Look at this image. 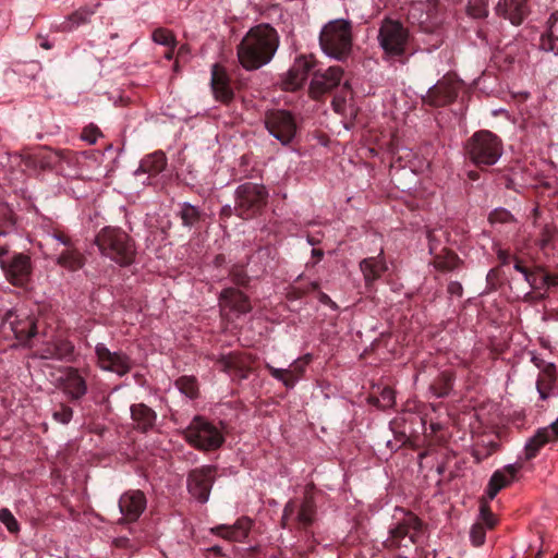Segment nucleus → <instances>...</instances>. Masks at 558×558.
I'll list each match as a JSON object with an SVG mask.
<instances>
[{"mask_svg":"<svg viewBox=\"0 0 558 558\" xmlns=\"http://www.w3.org/2000/svg\"><path fill=\"white\" fill-rule=\"evenodd\" d=\"M541 282L543 286H546L545 288L558 287V272L553 275H542Z\"/></svg>","mask_w":558,"mask_h":558,"instance_id":"nucleus-49","label":"nucleus"},{"mask_svg":"<svg viewBox=\"0 0 558 558\" xmlns=\"http://www.w3.org/2000/svg\"><path fill=\"white\" fill-rule=\"evenodd\" d=\"M266 368L275 379L281 381L287 388H293L298 381V375H293V371H288V368H277L270 364H267Z\"/></svg>","mask_w":558,"mask_h":558,"instance_id":"nucleus-34","label":"nucleus"},{"mask_svg":"<svg viewBox=\"0 0 558 558\" xmlns=\"http://www.w3.org/2000/svg\"><path fill=\"white\" fill-rule=\"evenodd\" d=\"M53 240L60 242L61 244H63L65 246V248H70L72 246H74L72 240L70 236L61 233V232H54L50 235Z\"/></svg>","mask_w":558,"mask_h":558,"instance_id":"nucleus-51","label":"nucleus"},{"mask_svg":"<svg viewBox=\"0 0 558 558\" xmlns=\"http://www.w3.org/2000/svg\"><path fill=\"white\" fill-rule=\"evenodd\" d=\"M175 387L190 399L198 397V385L194 376H181L175 380Z\"/></svg>","mask_w":558,"mask_h":558,"instance_id":"nucleus-33","label":"nucleus"},{"mask_svg":"<svg viewBox=\"0 0 558 558\" xmlns=\"http://www.w3.org/2000/svg\"><path fill=\"white\" fill-rule=\"evenodd\" d=\"M221 371L228 373L234 378L244 379L248 375L252 359L248 354L234 351L221 355L217 361Z\"/></svg>","mask_w":558,"mask_h":558,"instance_id":"nucleus-18","label":"nucleus"},{"mask_svg":"<svg viewBox=\"0 0 558 558\" xmlns=\"http://www.w3.org/2000/svg\"><path fill=\"white\" fill-rule=\"evenodd\" d=\"M151 38L156 44H159V45H162L166 47H175V37H174L173 33L167 28H162V27L156 28L153 32Z\"/></svg>","mask_w":558,"mask_h":558,"instance_id":"nucleus-35","label":"nucleus"},{"mask_svg":"<svg viewBox=\"0 0 558 558\" xmlns=\"http://www.w3.org/2000/svg\"><path fill=\"white\" fill-rule=\"evenodd\" d=\"M466 157L477 167L495 165L502 156V142L490 131L475 132L465 143Z\"/></svg>","mask_w":558,"mask_h":558,"instance_id":"nucleus-4","label":"nucleus"},{"mask_svg":"<svg viewBox=\"0 0 558 558\" xmlns=\"http://www.w3.org/2000/svg\"><path fill=\"white\" fill-rule=\"evenodd\" d=\"M178 216L181 218L184 227L191 228L201 220L202 211L198 207L184 202L180 205Z\"/></svg>","mask_w":558,"mask_h":558,"instance_id":"nucleus-32","label":"nucleus"},{"mask_svg":"<svg viewBox=\"0 0 558 558\" xmlns=\"http://www.w3.org/2000/svg\"><path fill=\"white\" fill-rule=\"evenodd\" d=\"M234 207H231V205H225L220 210V217L228 219L233 215Z\"/></svg>","mask_w":558,"mask_h":558,"instance_id":"nucleus-55","label":"nucleus"},{"mask_svg":"<svg viewBox=\"0 0 558 558\" xmlns=\"http://www.w3.org/2000/svg\"><path fill=\"white\" fill-rule=\"evenodd\" d=\"M220 306L238 314H246L252 308L247 296L234 288H227L221 291Z\"/></svg>","mask_w":558,"mask_h":558,"instance_id":"nucleus-23","label":"nucleus"},{"mask_svg":"<svg viewBox=\"0 0 558 558\" xmlns=\"http://www.w3.org/2000/svg\"><path fill=\"white\" fill-rule=\"evenodd\" d=\"M551 440V432L548 428H539L525 444V459H533L541 448Z\"/></svg>","mask_w":558,"mask_h":558,"instance_id":"nucleus-30","label":"nucleus"},{"mask_svg":"<svg viewBox=\"0 0 558 558\" xmlns=\"http://www.w3.org/2000/svg\"><path fill=\"white\" fill-rule=\"evenodd\" d=\"M422 534V522L414 514H408L395 529L386 541L391 548H409L420 542Z\"/></svg>","mask_w":558,"mask_h":558,"instance_id":"nucleus-9","label":"nucleus"},{"mask_svg":"<svg viewBox=\"0 0 558 558\" xmlns=\"http://www.w3.org/2000/svg\"><path fill=\"white\" fill-rule=\"evenodd\" d=\"M101 135V132L99 131V129L93 124L86 126L82 134H81V138L85 142H87L88 144L93 145L97 142L98 137Z\"/></svg>","mask_w":558,"mask_h":558,"instance_id":"nucleus-41","label":"nucleus"},{"mask_svg":"<svg viewBox=\"0 0 558 558\" xmlns=\"http://www.w3.org/2000/svg\"><path fill=\"white\" fill-rule=\"evenodd\" d=\"M331 106L337 113L344 114L347 109V99L342 96H335Z\"/></svg>","mask_w":558,"mask_h":558,"instance_id":"nucleus-47","label":"nucleus"},{"mask_svg":"<svg viewBox=\"0 0 558 558\" xmlns=\"http://www.w3.org/2000/svg\"><path fill=\"white\" fill-rule=\"evenodd\" d=\"M319 300H320V302H323L324 304H328V305L330 304V305H332V306H336V305H335V303L331 301V299H330L327 294H325V293H322V294H320Z\"/></svg>","mask_w":558,"mask_h":558,"instance_id":"nucleus-61","label":"nucleus"},{"mask_svg":"<svg viewBox=\"0 0 558 558\" xmlns=\"http://www.w3.org/2000/svg\"><path fill=\"white\" fill-rule=\"evenodd\" d=\"M268 193L264 185L245 182L235 190V214L248 219L255 216L265 205Z\"/></svg>","mask_w":558,"mask_h":558,"instance_id":"nucleus-6","label":"nucleus"},{"mask_svg":"<svg viewBox=\"0 0 558 558\" xmlns=\"http://www.w3.org/2000/svg\"><path fill=\"white\" fill-rule=\"evenodd\" d=\"M0 521L7 526V529L10 532L19 531V523L9 509H7V508L0 509Z\"/></svg>","mask_w":558,"mask_h":558,"instance_id":"nucleus-40","label":"nucleus"},{"mask_svg":"<svg viewBox=\"0 0 558 558\" xmlns=\"http://www.w3.org/2000/svg\"><path fill=\"white\" fill-rule=\"evenodd\" d=\"M186 440L203 450H213L221 446L223 437L219 429L207 421L195 417L185 432Z\"/></svg>","mask_w":558,"mask_h":558,"instance_id":"nucleus-7","label":"nucleus"},{"mask_svg":"<svg viewBox=\"0 0 558 558\" xmlns=\"http://www.w3.org/2000/svg\"><path fill=\"white\" fill-rule=\"evenodd\" d=\"M119 509L125 521H136L146 509V497L141 490L124 493L119 499Z\"/></svg>","mask_w":558,"mask_h":558,"instance_id":"nucleus-19","label":"nucleus"},{"mask_svg":"<svg viewBox=\"0 0 558 558\" xmlns=\"http://www.w3.org/2000/svg\"><path fill=\"white\" fill-rule=\"evenodd\" d=\"M296 510V521L300 527L307 529L311 526L316 517V504L312 496H305L299 507L293 500H290L286 504L281 518L282 526H287L288 521Z\"/></svg>","mask_w":558,"mask_h":558,"instance_id":"nucleus-15","label":"nucleus"},{"mask_svg":"<svg viewBox=\"0 0 558 558\" xmlns=\"http://www.w3.org/2000/svg\"><path fill=\"white\" fill-rule=\"evenodd\" d=\"M380 400L383 403V407L390 408L395 404V391L389 388L385 387L380 392Z\"/></svg>","mask_w":558,"mask_h":558,"instance_id":"nucleus-46","label":"nucleus"},{"mask_svg":"<svg viewBox=\"0 0 558 558\" xmlns=\"http://www.w3.org/2000/svg\"><path fill=\"white\" fill-rule=\"evenodd\" d=\"M496 14L509 20L513 25H520L527 14L526 0H499Z\"/></svg>","mask_w":558,"mask_h":558,"instance_id":"nucleus-22","label":"nucleus"},{"mask_svg":"<svg viewBox=\"0 0 558 558\" xmlns=\"http://www.w3.org/2000/svg\"><path fill=\"white\" fill-rule=\"evenodd\" d=\"M131 416L135 427L144 433L155 426L157 418L155 411L144 403L133 404L131 407Z\"/></svg>","mask_w":558,"mask_h":558,"instance_id":"nucleus-26","label":"nucleus"},{"mask_svg":"<svg viewBox=\"0 0 558 558\" xmlns=\"http://www.w3.org/2000/svg\"><path fill=\"white\" fill-rule=\"evenodd\" d=\"M468 13L474 19H483L488 15L487 0H470L468 4Z\"/></svg>","mask_w":558,"mask_h":558,"instance_id":"nucleus-37","label":"nucleus"},{"mask_svg":"<svg viewBox=\"0 0 558 558\" xmlns=\"http://www.w3.org/2000/svg\"><path fill=\"white\" fill-rule=\"evenodd\" d=\"M150 159L153 161V166L148 169L149 171L160 172L165 169L167 159L163 153H155L150 156Z\"/></svg>","mask_w":558,"mask_h":558,"instance_id":"nucleus-44","label":"nucleus"},{"mask_svg":"<svg viewBox=\"0 0 558 558\" xmlns=\"http://www.w3.org/2000/svg\"><path fill=\"white\" fill-rule=\"evenodd\" d=\"M2 325L3 328H9L21 342H26L36 335V319L24 311H8Z\"/></svg>","mask_w":558,"mask_h":558,"instance_id":"nucleus-11","label":"nucleus"},{"mask_svg":"<svg viewBox=\"0 0 558 558\" xmlns=\"http://www.w3.org/2000/svg\"><path fill=\"white\" fill-rule=\"evenodd\" d=\"M409 29L399 21L384 19L378 29V44L388 57H401L409 43Z\"/></svg>","mask_w":558,"mask_h":558,"instance_id":"nucleus-5","label":"nucleus"},{"mask_svg":"<svg viewBox=\"0 0 558 558\" xmlns=\"http://www.w3.org/2000/svg\"><path fill=\"white\" fill-rule=\"evenodd\" d=\"M542 275L544 274L538 269L537 271H527L523 277L532 289H543L546 286L541 282Z\"/></svg>","mask_w":558,"mask_h":558,"instance_id":"nucleus-43","label":"nucleus"},{"mask_svg":"<svg viewBox=\"0 0 558 558\" xmlns=\"http://www.w3.org/2000/svg\"><path fill=\"white\" fill-rule=\"evenodd\" d=\"M459 85L451 78L444 77L428 88L423 98L425 104L434 107H441L452 102L458 96Z\"/></svg>","mask_w":558,"mask_h":558,"instance_id":"nucleus-17","label":"nucleus"},{"mask_svg":"<svg viewBox=\"0 0 558 558\" xmlns=\"http://www.w3.org/2000/svg\"><path fill=\"white\" fill-rule=\"evenodd\" d=\"M520 469H521V464H519V463H511V464H507L500 471L501 472H506V475L513 482L515 476H517V473L520 471Z\"/></svg>","mask_w":558,"mask_h":558,"instance_id":"nucleus-50","label":"nucleus"},{"mask_svg":"<svg viewBox=\"0 0 558 558\" xmlns=\"http://www.w3.org/2000/svg\"><path fill=\"white\" fill-rule=\"evenodd\" d=\"M264 124L271 136L279 141L283 146L289 145L295 136L296 123L287 110L267 111L264 118Z\"/></svg>","mask_w":558,"mask_h":558,"instance_id":"nucleus-8","label":"nucleus"},{"mask_svg":"<svg viewBox=\"0 0 558 558\" xmlns=\"http://www.w3.org/2000/svg\"><path fill=\"white\" fill-rule=\"evenodd\" d=\"M168 48H169V50L166 52L165 58L170 60V59H172L174 47H168Z\"/></svg>","mask_w":558,"mask_h":558,"instance_id":"nucleus-64","label":"nucleus"},{"mask_svg":"<svg viewBox=\"0 0 558 558\" xmlns=\"http://www.w3.org/2000/svg\"><path fill=\"white\" fill-rule=\"evenodd\" d=\"M216 469L210 465L193 470L187 477L190 494L201 502H206L214 483Z\"/></svg>","mask_w":558,"mask_h":558,"instance_id":"nucleus-13","label":"nucleus"},{"mask_svg":"<svg viewBox=\"0 0 558 558\" xmlns=\"http://www.w3.org/2000/svg\"><path fill=\"white\" fill-rule=\"evenodd\" d=\"M314 66L311 58H296L292 66L289 69L283 78V86L287 90H295L300 88L306 81L310 72Z\"/></svg>","mask_w":558,"mask_h":558,"instance_id":"nucleus-20","label":"nucleus"},{"mask_svg":"<svg viewBox=\"0 0 558 558\" xmlns=\"http://www.w3.org/2000/svg\"><path fill=\"white\" fill-rule=\"evenodd\" d=\"M546 35L541 38V47L558 56V12L550 15Z\"/></svg>","mask_w":558,"mask_h":558,"instance_id":"nucleus-29","label":"nucleus"},{"mask_svg":"<svg viewBox=\"0 0 558 558\" xmlns=\"http://www.w3.org/2000/svg\"><path fill=\"white\" fill-rule=\"evenodd\" d=\"M489 501L487 495L482 497L480 501V520L485 523L488 529H492L496 524V518L490 511Z\"/></svg>","mask_w":558,"mask_h":558,"instance_id":"nucleus-36","label":"nucleus"},{"mask_svg":"<svg viewBox=\"0 0 558 558\" xmlns=\"http://www.w3.org/2000/svg\"><path fill=\"white\" fill-rule=\"evenodd\" d=\"M449 292L461 294L462 292V286L459 282H451L448 287Z\"/></svg>","mask_w":558,"mask_h":558,"instance_id":"nucleus-60","label":"nucleus"},{"mask_svg":"<svg viewBox=\"0 0 558 558\" xmlns=\"http://www.w3.org/2000/svg\"><path fill=\"white\" fill-rule=\"evenodd\" d=\"M312 255L320 259L324 256V252L322 250L313 248Z\"/></svg>","mask_w":558,"mask_h":558,"instance_id":"nucleus-62","label":"nucleus"},{"mask_svg":"<svg viewBox=\"0 0 558 558\" xmlns=\"http://www.w3.org/2000/svg\"><path fill=\"white\" fill-rule=\"evenodd\" d=\"M359 266L363 275L365 288L368 290L373 289L374 283L388 270L384 250H380L377 256L362 259Z\"/></svg>","mask_w":558,"mask_h":558,"instance_id":"nucleus-21","label":"nucleus"},{"mask_svg":"<svg viewBox=\"0 0 558 558\" xmlns=\"http://www.w3.org/2000/svg\"><path fill=\"white\" fill-rule=\"evenodd\" d=\"M52 417L58 423L68 424L73 417V410L69 405L61 403L59 409L53 412Z\"/></svg>","mask_w":558,"mask_h":558,"instance_id":"nucleus-39","label":"nucleus"},{"mask_svg":"<svg viewBox=\"0 0 558 558\" xmlns=\"http://www.w3.org/2000/svg\"><path fill=\"white\" fill-rule=\"evenodd\" d=\"M1 269L5 279L15 287H26L33 274V264L29 255L13 253L1 262Z\"/></svg>","mask_w":558,"mask_h":558,"instance_id":"nucleus-10","label":"nucleus"},{"mask_svg":"<svg viewBox=\"0 0 558 558\" xmlns=\"http://www.w3.org/2000/svg\"><path fill=\"white\" fill-rule=\"evenodd\" d=\"M88 369L69 367L61 378V388L71 401H78L87 393L86 375Z\"/></svg>","mask_w":558,"mask_h":558,"instance_id":"nucleus-16","label":"nucleus"},{"mask_svg":"<svg viewBox=\"0 0 558 558\" xmlns=\"http://www.w3.org/2000/svg\"><path fill=\"white\" fill-rule=\"evenodd\" d=\"M97 245L104 257L119 264L129 266L135 257V242L129 233L118 227H105L95 236Z\"/></svg>","mask_w":558,"mask_h":558,"instance_id":"nucleus-2","label":"nucleus"},{"mask_svg":"<svg viewBox=\"0 0 558 558\" xmlns=\"http://www.w3.org/2000/svg\"><path fill=\"white\" fill-rule=\"evenodd\" d=\"M549 432H551V438L553 440L558 439V418L551 423L549 427H547Z\"/></svg>","mask_w":558,"mask_h":558,"instance_id":"nucleus-59","label":"nucleus"},{"mask_svg":"<svg viewBox=\"0 0 558 558\" xmlns=\"http://www.w3.org/2000/svg\"><path fill=\"white\" fill-rule=\"evenodd\" d=\"M38 40H39V46L41 48H44L46 50H49L52 48V44L50 43V40L48 39L47 36L39 35Z\"/></svg>","mask_w":558,"mask_h":558,"instance_id":"nucleus-58","label":"nucleus"},{"mask_svg":"<svg viewBox=\"0 0 558 558\" xmlns=\"http://www.w3.org/2000/svg\"><path fill=\"white\" fill-rule=\"evenodd\" d=\"M288 371H293V375H298V380L300 379L301 374L303 373V367L300 365V362L295 361L290 365Z\"/></svg>","mask_w":558,"mask_h":558,"instance_id":"nucleus-57","label":"nucleus"},{"mask_svg":"<svg viewBox=\"0 0 558 558\" xmlns=\"http://www.w3.org/2000/svg\"><path fill=\"white\" fill-rule=\"evenodd\" d=\"M45 357L64 360L68 362L75 359V347L66 339H56L45 349Z\"/></svg>","mask_w":558,"mask_h":558,"instance_id":"nucleus-27","label":"nucleus"},{"mask_svg":"<svg viewBox=\"0 0 558 558\" xmlns=\"http://www.w3.org/2000/svg\"><path fill=\"white\" fill-rule=\"evenodd\" d=\"M497 258L500 262V264L504 266V265L509 264L510 259L513 258V257L511 256L509 251L502 250V248H498L497 250Z\"/></svg>","mask_w":558,"mask_h":558,"instance_id":"nucleus-52","label":"nucleus"},{"mask_svg":"<svg viewBox=\"0 0 558 558\" xmlns=\"http://www.w3.org/2000/svg\"><path fill=\"white\" fill-rule=\"evenodd\" d=\"M343 76V70L340 66H330L325 71L314 72L310 85V95L314 99H319L325 94L337 87Z\"/></svg>","mask_w":558,"mask_h":558,"instance_id":"nucleus-14","label":"nucleus"},{"mask_svg":"<svg viewBox=\"0 0 558 558\" xmlns=\"http://www.w3.org/2000/svg\"><path fill=\"white\" fill-rule=\"evenodd\" d=\"M512 220H513V217L510 214V211H508L507 209H504V208L495 209L489 215V221L492 223H495V222L506 223V222H509Z\"/></svg>","mask_w":558,"mask_h":558,"instance_id":"nucleus-42","label":"nucleus"},{"mask_svg":"<svg viewBox=\"0 0 558 558\" xmlns=\"http://www.w3.org/2000/svg\"><path fill=\"white\" fill-rule=\"evenodd\" d=\"M537 390H538L539 396H541V398H542V399H544V400H545V399H547V398H548V393H546V392L541 388V385H539V384L537 385Z\"/></svg>","mask_w":558,"mask_h":558,"instance_id":"nucleus-63","label":"nucleus"},{"mask_svg":"<svg viewBox=\"0 0 558 558\" xmlns=\"http://www.w3.org/2000/svg\"><path fill=\"white\" fill-rule=\"evenodd\" d=\"M98 366L107 372L123 376L131 371V359L122 351H110L106 344L97 343L95 347Z\"/></svg>","mask_w":558,"mask_h":558,"instance_id":"nucleus-12","label":"nucleus"},{"mask_svg":"<svg viewBox=\"0 0 558 558\" xmlns=\"http://www.w3.org/2000/svg\"><path fill=\"white\" fill-rule=\"evenodd\" d=\"M513 260H514V265H513L514 269L524 276L529 271V269L522 265L521 260L517 256H513Z\"/></svg>","mask_w":558,"mask_h":558,"instance_id":"nucleus-56","label":"nucleus"},{"mask_svg":"<svg viewBox=\"0 0 558 558\" xmlns=\"http://www.w3.org/2000/svg\"><path fill=\"white\" fill-rule=\"evenodd\" d=\"M252 520L248 518L239 519L233 525H218L211 529V532L230 542H243L251 531Z\"/></svg>","mask_w":558,"mask_h":558,"instance_id":"nucleus-24","label":"nucleus"},{"mask_svg":"<svg viewBox=\"0 0 558 558\" xmlns=\"http://www.w3.org/2000/svg\"><path fill=\"white\" fill-rule=\"evenodd\" d=\"M93 14H94V12L92 10L80 9L73 13L71 20L75 24L80 25V24H84V23L88 22Z\"/></svg>","mask_w":558,"mask_h":558,"instance_id":"nucleus-45","label":"nucleus"},{"mask_svg":"<svg viewBox=\"0 0 558 558\" xmlns=\"http://www.w3.org/2000/svg\"><path fill=\"white\" fill-rule=\"evenodd\" d=\"M323 51L337 60H344L352 48V26L350 21L337 19L328 22L319 34Z\"/></svg>","mask_w":558,"mask_h":558,"instance_id":"nucleus-3","label":"nucleus"},{"mask_svg":"<svg viewBox=\"0 0 558 558\" xmlns=\"http://www.w3.org/2000/svg\"><path fill=\"white\" fill-rule=\"evenodd\" d=\"M232 281L239 286H244L247 283V276L243 269H234L231 272Z\"/></svg>","mask_w":558,"mask_h":558,"instance_id":"nucleus-48","label":"nucleus"},{"mask_svg":"<svg viewBox=\"0 0 558 558\" xmlns=\"http://www.w3.org/2000/svg\"><path fill=\"white\" fill-rule=\"evenodd\" d=\"M500 180L505 184L506 189L517 191V183L513 177L509 174H502Z\"/></svg>","mask_w":558,"mask_h":558,"instance_id":"nucleus-53","label":"nucleus"},{"mask_svg":"<svg viewBox=\"0 0 558 558\" xmlns=\"http://www.w3.org/2000/svg\"><path fill=\"white\" fill-rule=\"evenodd\" d=\"M211 87L217 100L228 102L233 98V90L229 84L228 74L217 63L211 68Z\"/></svg>","mask_w":558,"mask_h":558,"instance_id":"nucleus-25","label":"nucleus"},{"mask_svg":"<svg viewBox=\"0 0 558 558\" xmlns=\"http://www.w3.org/2000/svg\"><path fill=\"white\" fill-rule=\"evenodd\" d=\"M54 263L69 271H77L85 265L84 255L75 247L63 250L54 257Z\"/></svg>","mask_w":558,"mask_h":558,"instance_id":"nucleus-28","label":"nucleus"},{"mask_svg":"<svg viewBox=\"0 0 558 558\" xmlns=\"http://www.w3.org/2000/svg\"><path fill=\"white\" fill-rule=\"evenodd\" d=\"M279 47L277 31L268 24L252 27L238 45L240 64L247 71L268 64Z\"/></svg>","mask_w":558,"mask_h":558,"instance_id":"nucleus-1","label":"nucleus"},{"mask_svg":"<svg viewBox=\"0 0 558 558\" xmlns=\"http://www.w3.org/2000/svg\"><path fill=\"white\" fill-rule=\"evenodd\" d=\"M486 530L482 523H474L470 531V538L474 546H481L485 543Z\"/></svg>","mask_w":558,"mask_h":558,"instance_id":"nucleus-38","label":"nucleus"},{"mask_svg":"<svg viewBox=\"0 0 558 558\" xmlns=\"http://www.w3.org/2000/svg\"><path fill=\"white\" fill-rule=\"evenodd\" d=\"M550 236H551L550 229L548 227H545L544 231H543V238L539 240V246L542 248H544L548 244Z\"/></svg>","mask_w":558,"mask_h":558,"instance_id":"nucleus-54","label":"nucleus"},{"mask_svg":"<svg viewBox=\"0 0 558 558\" xmlns=\"http://www.w3.org/2000/svg\"><path fill=\"white\" fill-rule=\"evenodd\" d=\"M511 483L512 481L506 475V472H494L486 488L488 500H493L502 488L509 486Z\"/></svg>","mask_w":558,"mask_h":558,"instance_id":"nucleus-31","label":"nucleus"}]
</instances>
